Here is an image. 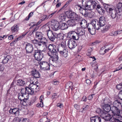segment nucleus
I'll return each mask as SVG.
<instances>
[{
	"instance_id": "nucleus-1",
	"label": "nucleus",
	"mask_w": 122,
	"mask_h": 122,
	"mask_svg": "<svg viewBox=\"0 0 122 122\" xmlns=\"http://www.w3.org/2000/svg\"><path fill=\"white\" fill-rule=\"evenodd\" d=\"M65 14L67 16L66 18L64 16H61V17L63 21L65 20L66 19H67V18L71 19L67 20V21H66L67 23L76 22V20L77 21V19H78V17H76V13L71 11H66L65 13Z\"/></svg>"
},
{
	"instance_id": "nucleus-2",
	"label": "nucleus",
	"mask_w": 122,
	"mask_h": 122,
	"mask_svg": "<svg viewBox=\"0 0 122 122\" xmlns=\"http://www.w3.org/2000/svg\"><path fill=\"white\" fill-rule=\"evenodd\" d=\"M48 55L50 57L49 58L50 62L52 61L56 66L59 67L61 63H59L58 61L59 57L57 52L48 54Z\"/></svg>"
},
{
	"instance_id": "nucleus-3",
	"label": "nucleus",
	"mask_w": 122,
	"mask_h": 122,
	"mask_svg": "<svg viewBox=\"0 0 122 122\" xmlns=\"http://www.w3.org/2000/svg\"><path fill=\"white\" fill-rule=\"evenodd\" d=\"M33 55L36 60L40 61L43 57L42 51L40 50H36L34 51Z\"/></svg>"
},
{
	"instance_id": "nucleus-4",
	"label": "nucleus",
	"mask_w": 122,
	"mask_h": 122,
	"mask_svg": "<svg viewBox=\"0 0 122 122\" xmlns=\"http://www.w3.org/2000/svg\"><path fill=\"white\" fill-rule=\"evenodd\" d=\"M110 111L112 112V113L113 114V117H116V116H119L120 117H122L121 116V114L120 113V112L119 110L118 109L117 107H115L113 106L111 107ZM117 117H118L117 116Z\"/></svg>"
},
{
	"instance_id": "nucleus-5",
	"label": "nucleus",
	"mask_w": 122,
	"mask_h": 122,
	"mask_svg": "<svg viewBox=\"0 0 122 122\" xmlns=\"http://www.w3.org/2000/svg\"><path fill=\"white\" fill-rule=\"evenodd\" d=\"M47 34L49 39L52 41H54L56 38H57V34L56 33H53L50 29L47 31Z\"/></svg>"
},
{
	"instance_id": "nucleus-6",
	"label": "nucleus",
	"mask_w": 122,
	"mask_h": 122,
	"mask_svg": "<svg viewBox=\"0 0 122 122\" xmlns=\"http://www.w3.org/2000/svg\"><path fill=\"white\" fill-rule=\"evenodd\" d=\"M46 48L48 50L47 53L48 55L57 52L56 46L54 45L50 44Z\"/></svg>"
},
{
	"instance_id": "nucleus-7",
	"label": "nucleus",
	"mask_w": 122,
	"mask_h": 122,
	"mask_svg": "<svg viewBox=\"0 0 122 122\" xmlns=\"http://www.w3.org/2000/svg\"><path fill=\"white\" fill-rule=\"evenodd\" d=\"M67 45L69 48L72 50L75 48L77 45V43L74 40L69 39L68 41Z\"/></svg>"
},
{
	"instance_id": "nucleus-8",
	"label": "nucleus",
	"mask_w": 122,
	"mask_h": 122,
	"mask_svg": "<svg viewBox=\"0 0 122 122\" xmlns=\"http://www.w3.org/2000/svg\"><path fill=\"white\" fill-rule=\"evenodd\" d=\"M39 63L41 68L45 69V70H50V65L46 61H42L40 62H39Z\"/></svg>"
},
{
	"instance_id": "nucleus-9",
	"label": "nucleus",
	"mask_w": 122,
	"mask_h": 122,
	"mask_svg": "<svg viewBox=\"0 0 122 122\" xmlns=\"http://www.w3.org/2000/svg\"><path fill=\"white\" fill-rule=\"evenodd\" d=\"M96 112L103 119L105 118L106 114H107V113H108V112L103 110L100 108H97L96 110Z\"/></svg>"
},
{
	"instance_id": "nucleus-10",
	"label": "nucleus",
	"mask_w": 122,
	"mask_h": 122,
	"mask_svg": "<svg viewBox=\"0 0 122 122\" xmlns=\"http://www.w3.org/2000/svg\"><path fill=\"white\" fill-rule=\"evenodd\" d=\"M77 9L79 11V12L80 13L85 17L87 16L89 13L86 11V10H87L86 9L83 8H82V6L79 5H77Z\"/></svg>"
},
{
	"instance_id": "nucleus-11",
	"label": "nucleus",
	"mask_w": 122,
	"mask_h": 122,
	"mask_svg": "<svg viewBox=\"0 0 122 122\" xmlns=\"http://www.w3.org/2000/svg\"><path fill=\"white\" fill-rule=\"evenodd\" d=\"M20 110L19 108H10L9 111V113L15 116H18L19 115Z\"/></svg>"
},
{
	"instance_id": "nucleus-12",
	"label": "nucleus",
	"mask_w": 122,
	"mask_h": 122,
	"mask_svg": "<svg viewBox=\"0 0 122 122\" xmlns=\"http://www.w3.org/2000/svg\"><path fill=\"white\" fill-rule=\"evenodd\" d=\"M25 49L26 54L31 53L33 51L34 48L32 44L27 43Z\"/></svg>"
},
{
	"instance_id": "nucleus-13",
	"label": "nucleus",
	"mask_w": 122,
	"mask_h": 122,
	"mask_svg": "<svg viewBox=\"0 0 122 122\" xmlns=\"http://www.w3.org/2000/svg\"><path fill=\"white\" fill-rule=\"evenodd\" d=\"M90 0H82V8H83L86 10H89V7L90 5Z\"/></svg>"
},
{
	"instance_id": "nucleus-14",
	"label": "nucleus",
	"mask_w": 122,
	"mask_h": 122,
	"mask_svg": "<svg viewBox=\"0 0 122 122\" xmlns=\"http://www.w3.org/2000/svg\"><path fill=\"white\" fill-rule=\"evenodd\" d=\"M61 47L59 48L58 50L61 56L66 57L68 56V51L66 49H61Z\"/></svg>"
},
{
	"instance_id": "nucleus-15",
	"label": "nucleus",
	"mask_w": 122,
	"mask_h": 122,
	"mask_svg": "<svg viewBox=\"0 0 122 122\" xmlns=\"http://www.w3.org/2000/svg\"><path fill=\"white\" fill-rule=\"evenodd\" d=\"M29 86L33 90L34 92H37L40 90L39 86L36 84H31L29 85Z\"/></svg>"
},
{
	"instance_id": "nucleus-16",
	"label": "nucleus",
	"mask_w": 122,
	"mask_h": 122,
	"mask_svg": "<svg viewBox=\"0 0 122 122\" xmlns=\"http://www.w3.org/2000/svg\"><path fill=\"white\" fill-rule=\"evenodd\" d=\"M90 122H101V118L97 115L95 116L90 118Z\"/></svg>"
},
{
	"instance_id": "nucleus-17",
	"label": "nucleus",
	"mask_w": 122,
	"mask_h": 122,
	"mask_svg": "<svg viewBox=\"0 0 122 122\" xmlns=\"http://www.w3.org/2000/svg\"><path fill=\"white\" fill-rule=\"evenodd\" d=\"M110 26V25L108 23H107V24H102L101 29L102 32L104 33L105 31H107L109 29Z\"/></svg>"
},
{
	"instance_id": "nucleus-18",
	"label": "nucleus",
	"mask_w": 122,
	"mask_h": 122,
	"mask_svg": "<svg viewBox=\"0 0 122 122\" xmlns=\"http://www.w3.org/2000/svg\"><path fill=\"white\" fill-rule=\"evenodd\" d=\"M109 12L111 15V16L113 19L115 18L116 16L117 13V11L115 9L112 8H109Z\"/></svg>"
},
{
	"instance_id": "nucleus-19",
	"label": "nucleus",
	"mask_w": 122,
	"mask_h": 122,
	"mask_svg": "<svg viewBox=\"0 0 122 122\" xmlns=\"http://www.w3.org/2000/svg\"><path fill=\"white\" fill-rule=\"evenodd\" d=\"M23 94V97L24 98L23 103L24 105H25V103L28 102V99L29 97V95L28 93H27L25 92Z\"/></svg>"
},
{
	"instance_id": "nucleus-20",
	"label": "nucleus",
	"mask_w": 122,
	"mask_h": 122,
	"mask_svg": "<svg viewBox=\"0 0 122 122\" xmlns=\"http://www.w3.org/2000/svg\"><path fill=\"white\" fill-rule=\"evenodd\" d=\"M96 8L98 13L102 15L104 14L105 12L104 10L103 9L104 8H102L99 4L98 5H97V7Z\"/></svg>"
},
{
	"instance_id": "nucleus-21",
	"label": "nucleus",
	"mask_w": 122,
	"mask_h": 122,
	"mask_svg": "<svg viewBox=\"0 0 122 122\" xmlns=\"http://www.w3.org/2000/svg\"><path fill=\"white\" fill-rule=\"evenodd\" d=\"M22 89H24L25 90V92L27 93H28V94L32 95L33 94L34 92L33 90H32L31 88L29 86L26 87L25 88H22Z\"/></svg>"
},
{
	"instance_id": "nucleus-22",
	"label": "nucleus",
	"mask_w": 122,
	"mask_h": 122,
	"mask_svg": "<svg viewBox=\"0 0 122 122\" xmlns=\"http://www.w3.org/2000/svg\"><path fill=\"white\" fill-rule=\"evenodd\" d=\"M111 106L109 104H104L103 106L102 107V108L103 110L105 111L106 112H108L110 111Z\"/></svg>"
},
{
	"instance_id": "nucleus-23",
	"label": "nucleus",
	"mask_w": 122,
	"mask_h": 122,
	"mask_svg": "<svg viewBox=\"0 0 122 122\" xmlns=\"http://www.w3.org/2000/svg\"><path fill=\"white\" fill-rule=\"evenodd\" d=\"M25 90L22 89L21 90L20 93H19L18 95V99L21 101L23 102L24 98L23 97V94L25 92Z\"/></svg>"
},
{
	"instance_id": "nucleus-24",
	"label": "nucleus",
	"mask_w": 122,
	"mask_h": 122,
	"mask_svg": "<svg viewBox=\"0 0 122 122\" xmlns=\"http://www.w3.org/2000/svg\"><path fill=\"white\" fill-rule=\"evenodd\" d=\"M19 29V26L16 24H15L11 28V31L12 33H16L18 31Z\"/></svg>"
},
{
	"instance_id": "nucleus-25",
	"label": "nucleus",
	"mask_w": 122,
	"mask_h": 122,
	"mask_svg": "<svg viewBox=\"0 0 122 122\" xmlns=\"http://www.w3.org/2000/svg\"><path fill=\"white\" fill-rule=\"evenodd\" d=\"M32 74L35 78H39L40 76L39 72L36 70L32 71Z\"/></svg>"
},
{
	"instance_id": "nucleus-26",
	"label": "nucleus",
	"mask_w": 122,
	"mask_h": 122,
	"mask_svg": "<svg viewBox=\"0 0 122 122\" xmlns=\"http://www.w3.org/2000/svg\"><path fill=\"white\" fill-rule=\"evenodd\" d=\"M36 37L40 40L43 37V35L41 32H37L36 33Z\"/></svg>"
},
{
	"instance_id": "nucleus-27",
	"label": "nucleus",
	"mask_w": 122,
	"mask_h": 122,
	"mask_svg": "<svg viewBox=\"0 0 122 122\" xmlns=\"http://www.w3.org/2000/svg\"><path fill=\"white\" fill-rule=\"evenodd\" d=\"M77 34H78L80 36H82L84 33V30L81 28H78L77 30Z\"/></svg>"
},
{
	"instance_id": "nucleus-28",
	"label": "nucleus",
	"mask_w": 122,
	"mask_h": 122,
	"mask_svg": "<svg viewBox=\"0 0 122 122\" xmlns=\"http://www.w3.org/2000/svg\"><path fill=\"white\" fill-rule=\"evenodd\" d=\"M17 85L20 86H23L25 84V82L21 79L16 80Z\"/></svg>"
},
{
	"instance_id": "nucleus-29",
	"label": "nucleus",
	"mask_w": 122,
	"mask_h": 122,
	"mask_svg": "<svg viewBox=\"0 0 122 122\" xmlns=\"http://www.w3.org/2000/svg\"><path fill=\"white\" fill-rule=\"evenodd\" d=\"M36 96H35L34 97H33L32 98L31 100V101L28 103V102H26V103H25V105L28 106L29 105H31L32 104L35 102L36 101Z\"/></svg>"
},
{
	"instance_id": "nucleus-30",
	"label": "nucleus",
	"mask_w": 122,
	"mask_h": 122,
	"mask_svg": "<svg viewBox=\"0 0 122 122\" xmlns=\"http://www.w3.org/2000/svg\"><path fill=\"white\" fill-rule=\"evenodd\" d=\"M102 23H95L94 24L93 27L96 30H98L99 29H102Z\"/></svg>"
},
{
	"instance_id": "nucleus-31",
	"label": "nucleus",
	"mask_w": 122,
	"mask_h": 122,
	"mask_svg": "<svg viewBox=\"0 0 122 122\" xmlns=\"http://www.w3.org/2000/svg\"><path fill=\"white\" fill-rule=\"evenodd\" d=\"M93 27L92 28V29H91V28L90 27L88 28V30L92 35L95 34L96 33V29L93 27V25H92Z\"/></svg>"
},
{
	"instance_id": "nucleus-32",
	"label": "nucleus",
	"mask_w": 122,
	"mask_h": 122,
	"mask_svg": "<svg viewBox=\"0 0 122 122\" xmlns=\"http://www.w3.org/2000/svg\"><path fill=\"white\" fill-rule=\"evenodd\" d=\"M121 105V103L118 100H116L113 103V106L115 107H118Z\"/></svg>"
},
{
	"instance_id": "nucleus-33",
	"label": "nucleus",
	"mask_w": 122,
	"mask_h": 122,
	"mask_svg": "<svg viewBox=\"0 0 122 122\" xmlns=\"http://www.w3.org/2000/svg\"><path fill=\"white\" fill-rule=\"evenodd\" d=\"M112 117L111 114H107L103 119L106 121H110L112 118Z\"/></svg>"
},
{
	"instance_id": "nucleus-34",
	"label": "nucleus",
	"mask_w": 122,
	"mask_h": 122,
	"mask_svg": "<svg viewBox=\"0 0 122 122\" xmlns=\"http://www.w3.org/2000/svg\"><path fill=\"white\" fill-rule=\"evenodd\" d=\"M68 34H69L70 35H76V36H75L76 37L77 39V40H78L79 37V36H80L78 34H77V33L74 31H70L68 33Z\"/></svg>"
},
{
	"instance_id": "nucleus-35",
	"label": "nucleus",
	"mask_w": 122,
	"mask_h": 122,
	"mask_svg": "<svg viewBox=\"0 0 122 122\" xmlns=\"http://www.w3.org/2000/svg\"><path fill=\"white\" fill-rule=\"evenodd\" d=\"M61 27L60 28H61V30H63L67 29L68 26V25L66 23H61L60 24Z\"/></svg>"
},
{
	"instance_id": "nucleus-36",
	"label": "nucleus",
	"mask_w": 122,
	"mask_h": 122,
	"mask_svg": "<svg viewBox=\"0 0 122 122\" xmlns=\"http://www.w3.org/2000/svg\"><path fill=\"white\" fill-rule=\"evenodd\" d=\"M66 47V41H62L61 43V46H60L59 48H61V49H66L65 48Z\"/></svg>"
},
{
	"instance_id": "nucleus-37",
	"label": "nucleus",
	"mask_w": 122,
	"mask_h": 122,
	"mask_svg": "<svg viewBox=\"0 0 122 122\" xmlns=\"http://www.w3.org/2000/svg\"><path fill=\"white\" fill-rule=\"evenodd\" d=\"M10 57L9 56H6L3 59L2 61V62L3 64H6L7 63L8 61L10 60Z\"/></svg>"
},
{
	"instance_id": "nucleus-38",
	"label": "nucleus",
	"mask_w": 122,
	"mask_h": 122,
	"mask_svg": "<svg viewBox=\"0 0 122 122\" xmlns=\"http://www.w3.org/2000/svg\"><path fill=\"white\" fill-rule=\"evenodd\" d=\"M98 23H105L106 21L104 16H102L100 17L99 19Z\"/></svg>"
},
{
	"instance_id": "nucleus-39",
	"label": "nucleus",
	"mask_w": 122,
	"mask_h": 122,
	"mask_svg": "<svg viewBox=\"0 0 122 122\" xmlns=\"http://www.w3.org/2000/svg\"><path fill=\"white\" fill-rule=\"evenodd\" d=\"M40 41L43 45H45L47 42V40L45 37H42V39L40 40Z\"/></svg>"
},
{
	"instance_id": "nucleus-40",
	"label": "nucleus",
	"mask_w": 122,
	"mask_h": 122,
	"mask_svg": "<svg viewBox=\"0 0 122 122\" xmlns=\"http://www.w3.org/2000/svg\"><path fill=\"white\" fill-rule=\"evenodd\" d=\"M89 107L88 105H84L83 106V107L81 109V112H83L84 111H86L87 110Z\"/></svg>"
},
{
	"instance_id": "nucleus-41",
	"label": "nucleus",
	"mask_w": 122,
	"mask_h": 122,
	"mask_svg": "<svg viewBox=\"0 0 122 122\" xmlns=\"http://www.w3.org/2000/svg\"><path fill=\"white\" fill-rule=\"evenodd\" d=\"M55 25H54V27L55 29V30H57L60 28V23H54Z\"/></svg>"
},
{
	"instance_id": "nucleus-42",
	"label": "nucleus",
	"mask_w": 122,
	"mask_h": 122,
	"mask_svg": "<svg viewBox=\"0 0 122 122\" xmlns=\"http://www.w3.org/2000/svg\"><path fill=\"white\" fill-rule=\"evenodd\" d=\"M90 1V4H92V5L94 6L95 8H96L97 7V3L96 2L94 1V0H91Z\"/></svg>"
},
{
	"instance_id": "nucleus-43",
	"label": "nucleus",
	"mask_w": 122,
	"mask_h": 122,
	"mask_svg": "<svg viewBox=\"0 0 122 122\" xmlns=\"http://www.w3.org/2000/svg\"><path fill=\"white\" fill-rule=\"evenodd\" d=\"M81 26L84 29L86 28L87 27L88 28H89L88 27V25H87V23H80Z\"/></svg>"
},
{
	"instance_id": "nucleus-44",
	"label": "nucleus",
	"mask_w": 122,
	"mask_h": 122,
	"mask_svg": "<svg viewBox=\"0 0 122 122\" xmlns=\"http://www.w3.org/2000/svg\"><path fill=\"white\" fill-rule=\"evenodd\" d=\"M16 80H14L13 82H12L10 85V88L13 87L15 86L16 84L17 85V82L16 81Z\"/></svg>"
},
{
	"instance_id": "nucleus-45",
	"label": "nucleus",
	"mask_w": 122,
	"mask_h": 122,
	"mask_svg": "<svg viewBox=\"0 0 122 122\" xmlns=\"http://www.w3.org/2000/svg\"><path fill=\"white\" fill-rule=\"evenodd\" d=\"M120 33V31H116L112 32L111 33L112 35H113L114 36H115L119 34Z\"/></svg>"
},
{
	"instance_id": "nucleus-46",
	"label": "nucleus",
	"mask_w": 122,
	"mask_h": 122,
	"mask_svg": "<svg viewBox=\"0 0 122 122\" xmlns=\"http://www.w3.org/2000/svg\"><path fill=\"white\" fill-rule=\"evenodd\" d=\"M40 23H36V24H34L33 25H32L31 27H32L34 26H36L35 27V29L34 30V31H36V30L39 28V27L38 26H37L38 25H39Z\"/></svg>"
},
{
	"instance_id": "nucleus-47",
	"label": "nucleus",
	"mask_w": 122,
	"mask_h": 122,
	"mask_svg": "<svg viewBox=\"0 0 122 122\" xmlns=\"http://www.w3.org/2000/svg\"><path fill=\"white\" fill-rule=\"evenodd\" d=\"M103 102L105 104H109L110 103V101L109 99L107 98H105Z\"/></svg>"
},
{
	"instance_id": "nucleus-48",
	"label": "nucleus",
	"mask_w": 122,
	"mask_h": 122,
	"mask_svg": "<svg viewBox=\"0 0 122 122\" xmlns=\"http://www.w3.org/2000/svg\"><path fill=\"white\" fill-rule=\"evenodd\" d=\"M104 7L105 9L107 11H109V9L108 8H110V6L109 5H108L107 4H104Z\"/></svg>"
},
{
	"instance_id": "nucleus-49",
	"label": "nucleus",
	"mask_w": 122,
	"mask_h": 122,
	"mask_svg": "<svg viewBox=\"0 0 122 122\" xmlns=\"http://www.w3.org/2000/svg\"><path fill=\"white\" fill-rule=\"evenodd\" d=\"M116 88L118 89H121L122 88V83H121L117 85L116 86Z\"/></svg>"
},
{
	"instance_id": "nucleus-50",
	"label": "nucleus",
	"mask_w": 122,
	"mask_h": 122,
	"mask_svg": "<svg viewBox=\"0 0 122 122\" xmlns=\"http://www.w3.org/2000/svg\"><path fill=\"white\" fill-rule=\"evenodd\" d=\"M43 104L42 102H40V103L37 104V106L38 107H42L43 106Z\"/></svg>"
},
{
	"instance_id": "nucleus-51",
	"label": "nucleus",
	"mask_w": 122,
	"mask_h": 122,
	"mask_svg": "<svg viewBox=\"0 0 122 122\" xmlns=\"http://www.w3.org/2000/svg\"><path fill=\"white\" fill-rule=\"evenodd\" d=\"M122 97V90H121L118 93V97L119 99L122 100V99L121 98Z\"/></svg>"
},
{
	"instance_id": "nucleus-52",
	"label": "nucleus",
	"mask_w": 122,
	"mask_h": 122,
	"mask_svg": "<svg viewBox=\"0 0 122 122\" xmlns=\"http://www.w3.org/2000/svg\"><path fill=\"white\" fill-rule=\"evenodd\" d=\"M78 21H79L78 22L79 23H87V22L86 20L84 19H81L80 20H79Z\"/></svg>"
},
{
	"instance_id": "nucleus-53",
	"label": "nucleus",
	"mask_w": 122,
	"mask_h": 122,
	"mask_svg": "<svg viewBox=\"0 0 122 122\" xmlns=\"http://www.w3.org/2000/svg\"><path fill=\"white\" fill-rule=\"evenodd\" d=\"M89 10H92L95 8L94 6L92 5V4H91L90 5H89Z\"/></svg>"
},
{
	"instance_id": "nucleus-54",
	"label": "nucleus",
	"mask_w": 122,
	"mask_h": 122,
	"mask_svg": "<svg viewBox=\"0 0 122 122\" xmlns=\"http://www.w3.org/2000/svg\"><path fill=\"white\" fill-rule=\"evenodd\" d=\"M42 45L41 41H38V42H37V43L35 45V46H42Z\"/></svg>"
},
{
	"instance_id": "nucleus-55",
	"label": "nucleus",
	"mask_w": 122,
	"mask_h": 122,
	"mask_svg": "<svg viewBox=\"0 0 122 122\" xmlns=\"http://www.w3.org/2000/svg\"><path fill=\"white\" fill-rule=\"evenodd\" d=\"M4 66L3 65H0V71H3L4 69Z\"/></svg>"
},
{
	"instance_id": "nucleus-56",
	"label": "nucleus",
	"mask_w": 122,
	"mask_h": 122,
	"mask_svg": "<svg viewBox=\"0 0 122 122\" xmlns=\"http://www.w3.org/2000/svg\"><path fill=\"white\" fill-rule=\"evenodd\" d=\"M31 42L33 44L35 45L37 42H38V41L34 39V40H31Z\"/></svg>"
},
{
	"instance_id": "nucleus-57",
	"label": "nucleus",
	"mask_w": 122,
	"mask_h": 122,
	"mask_svg": "<svg viewBox=\"0 0 122 122\" xmlns=\"http://www.w3.org/2000/svg\"><path fill=\"white\" fill-rule=\"evenodd\" d=\"M87 100V98L86 96H83L81 101H82L86 102Z\"/></svg>"
},
{
	"instance_id": "nucleus-58",
	"label": "nucleus",
	"mask_w": 122,
	"mask_h": 122,
	"mask_svg": "<svg viewBox=\"0 0 122 122\" xmlns=\"http://www.w3.org/2000/svg\"><path fill=\"white\" fill-rule=\"evenodd\" d=\"M93 16V14L92 12H91L89 13L87 16L89 18H91Z\"/></svg>"
},
{
	"instance_id": "nucleus-59",
	"label": "nucleus",
	"mask_w": 122,
	"mask_h": 122,
	"mask_svg": "<svg viewBox=\"0 0 122 122\" xmlns=\"http://www.w3.org/2000/svg\"><path fill=\"white\" fill-rule=\"evenodd\" d=\"M52 83L54 85H56L59 84V82L56 80H54L52 81Z\"/></svg>"
},
{
	"instance_id": "nucleus-60",
	"label": "nucleus",
	"mask_w": 122,
	"mask_h": 122,
	"mask_svg": "<svg viewBox=\"0 0 122 122\" xmlns=\"http://www.w3.org/2000/svg\"><path fill=\"white\" fill-rule=\"evenodd\" d=\"M56 106L59 107L61 108H62L63 107V105L62 104L58 103L56 105Z\"/></svg>"
},
{
	"instance_id": "nucleus-61",
	"label": "nucleus",
	"mask_w": 122,
	"mask_h": 122,
	"mask_svg": "<svg viewBox=\"0 0 122 122\" xmlns=\"http://www.w3.org/2000/svg\"><path fill=\"white\" fill-rule=\"evenodd\" d=\"M68 27L70 26L73 27L76 25V23H68Z\"/></svg>"
},
{
	"instance_id": "nucleus-62",
	"label": "nucleus",
	"mask_w": 122,
	"mask_h": 122,
	"mask_svg": "<svg viewBox=\"0 0 122 122\" xmlns=\"http://www.w3.org/2000/svg\"><path fill=\"white\" fill-rule=\"evenodd\" d=\"M95 95V94H93L91 95H89L88 97V99L89 100H91L92 99V96H94Z\"/></svg>"
},
{
	"instance_id": "nucleus-63",
	"label": "nucleus",
	"mask_w": 122,
	"mask_h": 122,
	"mask_svg": "<svg viewBox=\"0 0 122 122\" xmlns=\"http://www.w3.org/2000/svg\"><path fill=\"white\" fill-rule=\"evenodd\" d=\"M16 40L12 42L10 44V46H13L16 43Z\"/></svg>"
},
{
	"instance_id": "nucleus-64",
	"label": "nucleus",
	"mask_w": 122,
	"mask_h": 122,
	"mask_svg": "<svg viewBox=\"0 0 122 122\" xmlns=\"http://www.w3.org/2000/svg\"><path fill=\"white\" fill-rule=\"evenodd\" d=\"M86 82L87 84V85H88L90 84L91 82V81L88 79H87L86 80Z\"/></svg>"
}]
</instances>
